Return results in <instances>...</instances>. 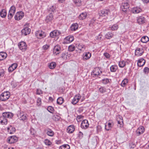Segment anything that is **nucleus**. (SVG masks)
I'll return each instance as SVG.
<instances>
[{"label": "nucleus", "instance_id": "nucleus-10", "mask_svg": "<svg viewBox=\"0 0 149 149\" xmlns=\"http://www.w3.org/2000/svg\"><path fill=\"white\" fill-rule=\"evenodd\" d=\"M81 96L80 94L75 95L72 100V103L73 104H76L79 101Z\"/></svg>", "mask_w": 149, "mask_h": 149}, {"label": "nucleus", "instance_id": "nucleus-29", "mask_svg": "<svg viewBox=\"0 0 149 149\" xmlns=\"http://www.w3.org/2000/svg\"><path fill=\"white\" fill-rule=\"evenodd\" d=\"M8 132L10 134H12L15 131V128L12 127L11 126L7 128Z\"/></svg>", "mask_w": 149, "mask_h": 149}, {"label": "nucleus", "instance_id": "nucleus-18", "mask_svg": "<svg viewBox=\"0 0 149 149\" xmlns=\"http://www.w3.org/2000/svg\"><path fill=\"white\" fill-rule=\"evenodd\" d=\"M7 123V119L3 115L0 117V124L2 125H6Z\"/></svg>", "mask_w": 149, "mask_h": 149}, {"label": "nucleus", "instance_id": "nucleus-50", "mask_svg": "<svg viewBox=\"0 0 149 149\" xmlns=\"http://www.w3.org/2000/svg\"><path fill=\"white\" fill-rule=\"evenodd\" d=\"M74 2L75 4L77 6H79L81 5V0H74Z\"/></svg>", "mask_w": 149, "mask_h": 149}, {"label": "nucleus", "instance_id": "nucleus-38", "mask_svg": "<svg viewBox=\"0 0 149 149\" xmlns=\"http://www.w3.org/2000/svg\"><path fill=\"white\" fill-rule=\"evenodd\" d=\"M113 36V34L110 32H109L107 33L105 35L106 38L107 39H110Z\"/></svg>", "mask_w": 149, "mask_h": 149}, {"label": "nucleus", "instance_id": "nucleus-37", "mask_svg": "<svg viewBox=\"0 0 149 149\" xmlns=\"http://www.w3.org/2000/svg\"><path fill=\"white\" fill-rule=\"evenodd\" d=\"M70 146L67 144L63 145L59 147V149H69Z\"/></svg>", "mask_w": 149, "mask_h": 149}, {"label": "nucleus", "instance_id": "nucleus-24", "mask_svg": "<svg viewBox=\"0 0 149 149\" xmlns=\"http://www.w3.org/2000/svg\"><path fill=\"white\" fill-rule=\"evenodd\" d=\"M2 114L6 119H7V118H11L13 115V113L10 112H4Z\"/></svg>", "mask_w": 149, "mask_h": 149}, {"label": "nucleus", "instance_id": "nucleus-48", "mask_svg": "<svg viewBox=\"0 0 149 149\" xmlns=\"http://www.w3.org/2000/svg\"><path fill=\"white\" fill-rule=\"evenodd\" d=\"M118 25L117 24H113L111 27V29L112 31H116L118 29Z\"/></svg>", "mask_w": 149, "mask_h": 149}, {"label": "nucleus", "instance_id": "nucleus-55", "mask_svg": "<svg viewBox=\"0 0 149 149\" xmlns=\"http://www.w3.org/2000/svg\"><path fill=\"white\" fill-rule=\"evenodd\" d=\"M41 104V99L39 97L37 98V104L38 106H40Z\"/></svg>", "mask_w": 149, "mask_h": 149}, {"label": "nucleus", "instance_id": "nucleus-19", "mask_svg": "<svg viewBox=\"0 0 149 149\" xmlns=\"http://www.w3.org/2000/svg\"><path fill=\"white\" fill-rule=\"evenodd\" d=\"M91 54L89 52L84 53L83 55V58L84 60H88L91 57Z\"/></svg>", "mask_w": 149, "mask_h": 149}, {"label": "nucleus", "instance_id": "nucleus-13", "mask_svg": "<svg viewBox=\"0 0 149 149\" xmlns=\"http://www.w3.org/2000/svg\"><path fill=\"white\" fill-rule=\"evenodd\" d=\"M102 71L100 70L99 67H96L93 70L92 74L95 76H98L100 75V73H101Z\"/></svg>", "mask_w": 149, "mask_h": 149}, {"label": "nucleus", "instance_id": "nucleus-26", "mask_svg": "<svg viewBox=\"0 0 149 149\" xmlns=\"http://www.w3.org/2000/svg\"><path fill=\"white\" fill-rule=\"evenodd\" d=\"M7 12L6 10L4 9H3L0 12V15L2 18H5L6 16Z\"/></svg>", "mask_w": 149, "mask_h": 149}, {"label": "nucleus", "instance_id": "nucleus-36", "mask_svg": "<svg viewBox=\"0 0 149 149\" xmlns=\"http://www.w3.org/2000/svg\"><path fill=\"white\" fill-rule=\"evenodd\" d=\"M128 79L127 78L124 79L122 81L121 85L122 86L124 87L125 86L128 82Z\"/></svg>", "mask_w": 149, "mask_h": 149}, {"label": "nucleus", "instance_id": "nucleus-2", "mask_svg": "<svg viewBox=\"0 0 149 149\" xmlns=\"http://www.w3.org/2000/svg\"><path fill=\"white\" fill-rule=\"evenodd\" d=\"M10 96V93L9 92H4L0 95V100L2 101H6L9 98Z\"/></svg>", "mask_w": 149, "mask_h": 149}, {"label": "nucleus", "instance_id": "nucleus-25", "mask_svg": "<svg viewBox=\"0 0 149 149\" xmlns=\"http://www.w3.org/2000/svg\"><path fill=\"white\" fill-rule=\"evenodd\" d=\"M141 11V9L139 7H136L133 8L132 11L133 13L136 14L140 13Z\"/></svg>", "mask_w": 149, "mask_h": 149}, {"label": "nucleus", "instance_id": "nucleus-62", "mask_svg": "<svg viewBox=\"0 0 149 149\" xmlns=\"http://www.w3.org/2000/svg\"><path fill=\"white\" fill-rule=\"evenodd\" d=\"M36 94L37 95H40L42 93V91L39 89H37L36 91Z\"/></svg>", "mask_w": 149, "mask_h": 149}, {"label": "nucleus", "instance_id": "nucleus-54", "mask_svg": "<svg viewBox=\"0 0 149 149\" xmlns=\"http://www.w3.org/2000/svg\"><path fill=\"white\" fill-rule=\"evenodd\" d=\"M15 14L8 12V19L9 20H10L13 17Z\"/></svg>", "mask_w": 149, "mask_h": 149}, {"label": "nucleus", "instance_id": "nucleus-28", "mask_svg": "<svg viewBox=\"0 0 149 149\" xmlns=\"http://www.w3.org/2000/svg\"><path fill=\"white\" fill-rule=\"evenodd\" d=\"M86 16L87 14L86 13H82L79 16V19L81 20L85 19L86 18Z\"/></svg>", "mask_w": 149, "mask_h": 149}, {"label": "nucleus", "instance_id": "nucleus-41", "mask_svg": "<svg viewBox=\"0 0 149 149\" xmlns=\"http://www.w3.org/2000/svg\"><path fill=\"white\" fill-rule=\"evenodd\" d=\"M16 10L15 7L14 6H13L10 7L9 12L10 13L15 14L16 12Z\"/></svg>", "mask_w": 149, "mask_h": 149}, {"label": "nucleus", "instance_id": "nucleus-39", "mask_svg": "<svg viewBox=\"0 0 149 149\" xmlns=\"http://www.w3.org/2000/svg\"><path fill=\"white\" fill-rule=\"evenodd\" d=\"M64 102V99L62 97H59L57 100V103L58 104H61Z\"/></svg>", "mask_w": 149, "mask_h": 149}, {"label": "nucleus", "instance_id": "nucleus-9", "mask_svg": "<svg viewBox=\"0 0 149 149\" xmlns=\"http://www.w3.org/2000/svg\"><path fill=\"white\" fill-rule=\"evenodd\" d=\"M80 126L82 129H87L89 126L88 121L86 119L83 120L81 122Z\"/></svg>", "mask_w": 149, "mask_h": 149}, {"label": "nucleus", "instance_id": "nucleus-16", "mask_svg": "<svg viewBox=\"0 0 149 149\" xmlns=\"http://www.w3.org/2000/svg\"><path fill=\"white\" fill-rule=\"evenodd\" d=\"M61 50V48L60 46L58 45H56L54 48L53 52L54 54L57 55L59 54L60 53Z\"/></svg>", "mask_w": 149, "mask_h": 149}, {"label": "nucleus", "instance_id": "nucleus-32", "mask_svg": "<svg viewBox=\"0 0 149 149\" xmlns=\"http://www.w3.org/2000/svg\"><path fill=\"white\" fill-rule=\"evenodd\" d=\"M97 23V22L96 21L95 19L93 18L90 21L89 25L91 27H93Z\"/></svg>", "mask_w": 149, "mask_h": 149}, {"label": "nucleus", "instance_id": "nucleus-47", "mask_svg": "<svg viewBox=\"0 0 149 149\" xmlns=\"http://www.w3.org/2000/svg\"><path fill=\"white\" fill-rule=\"evenodd\" d=\"M68 56H67V54L65 53H63L61 54V58L65 60H66L68 59Z\"/></svg>", "mask_w": 149, "mask_h": 149}, {"label": "nucleus", "instance_id": "nucleus-61", "mask_svg": "<svg viewBox=\"0 0 149 149\" xmlns=\"http://www.w3.org/2000/svg\"><path fill=\"white\" fill-rule=\"evenodd\" d=\"M26 115L24 114L19 119L20 120L24 121L26 119Z\"/></svg>", "mask_w": 149, "mask_h": 149}, {"label": "nucleus", "instance_id": "nucleus-51", "mask_svg": "<svg viewBox=\"0 0 149 149\" xmlns=\"http://www.w3.org/2000/svg\"><path fill=\"white\" fill-rule=\"evenodd\" d=\"M99 91L101 93H105L106 91V88L104 87H101L99 88Z\"/></svg>", "mask_w": 149, "mask_h": 149}, {"label": "nucleus", "instance_id": "nucleus-63", "mask_svg": "<svg viewBox=\"0 0 149 149\" xmlns=\"http://www.w3.org/2000/svg\"><path fill=\"white\" fill-rule=\"evenodd\" d=\"M49 47V46L48 45H46L42 47L43 49L44 50H46Z\"/></svg>", "mask_w": 149, "mask_h": 149}, {"label": "nucleus", "instance_id": "nucleus-20", "mask_svg": "<svg viewBox=\"0 0 149 149\" xmlns=\"http://www.w3.org/2000/svg\"><path fill=\"white\" fill-rule=\"evenodd\" d=\"M45 132L49 136H53L54 135V132L50 128H46L45 130Z\"/></svg>", "mask_w": 149, "mask_h": 149}, {"label": "nucleus", "instance_id": "nucleus-44", "mask_svg": "<svg viewBox=\"0 0 149 149\" xmlns=\"http://www.w3.org/2000/svg\"><path fill=\"white\" fill-rule=\"evenodd\" d=\"M46 36V34L44 32L41 31V32L39 34V37L38 38L41 39L45 37Z\"/></svg>", "mask_w": 149, "mask_h": 149}, {"label": "nucleus", "instance_id": "nucleus-23", "mask_svg": "<svg viewBox=\"0 0 149 149\" xmlns=\"http://www.w3.org/2000/svg\"><path fill=\"white\" fill-rule=\"evenodd\" d=\"M7 56V53L3 52H0V61H3L5 59Z\"/></svg>", "mask_w": 149, "mask_h": 149}, {"label": "nucleus", "instance_id": "nucleus-15", "mask_svg": "<svg viewBox=\"0 0 149 149\" xmlns=\"http://www.w3.org/2000/svg\"><path fill=\"white\" fill-rule=\"evenodd\" d=\"M144 127L142 126H140L136 130V133L137 136H139L144 132Z\"/></svg>", "mask_w": 149, "mask_h": 149}, {"label": "nucleus", "instance_id": "nucleus-33", "mask_svg": "<svg viewBox=\"0 0 149 149\" xmlns=\"http://www.w3.org/2000/svg\"><path fill=\"white\" fill-rule=\"evenodd\" d=\"M118 69V67L116 65H112L110 68V71L112 72H115Z\"/></svg>", "mask_w": 149, "mask_h": 149}, {"label": "nucleus", "instance_id": "nucleus-56", "mask_svg": "<svg viewBox=\"0 0 149 149\" xmlns=\"http://www.w3.org/2000/svg\"><path fill=\"white\" fill-rule=\"evenodd\" d=\"M129 146L131 149H133L136 147V145L133 142H131L130 143Z\"/></svg>", "mask_w": 149, "mask_h": 149}, {"label": "nucleus", "instance_id": "nucleus-27", "mask_svg": "<svg viewBox=\"0 0 149 149\" xmlns=\"http://www.w3.org/2000/svg\"><path fill=\"white\" fill-rule=\"evenodd\" d=\"M78 26V25L77 24H73L70 27L71 30L72 31H75L77 29Z\"/></svg>", "mask_w": 149, "mask_h": 149}, {"label": "nucleus", "instance_id": "nucleus-17", "mask_svg": "<svg viewBox=\"0 0 149 149\" xmlns=\"http://www.w3.org/2000/svg\"><path fill=\"white\" fill-rule=\"evenodd\" d=\"M76 47L79 50V52H84L86 48L85 46L80 44L77 45Z\"/></svg>", "mask_w": 149, "mask_h": 149}, {"label": "nucleus", "instance_id": "nucleus-53", "mask_svg": "<svg viewBox=\"0 0 149 149\" xmlns=\"http://www.w3.org/2000/svg\"><path fill=\"white\" fill-rule=\"evenodd\" d=\"M143 72L145 74H147L149 73V68L147 67H145L143 70Z\"/></svg>", "mask_w": 149, "mask_h": 149}, {"label": "nucleus", "instance_id": "nucleus-1", "mask_svg": "<svg viewBox=\"0 0 149 149\" xmlns=\"http://www.w3.org/2000/svg\"><path fill=\"white\" fill-rule=\"evenodd\" d=\"M29 24L28 23H26L24 25V28L21 31L22 35L26 36L30 33L31 29L29 28Z\"/></svg>", "mask_w": 149, "mask_h": 149}, {"label": "nucleus", "instance_id": "nucleus-31", "mask_svg": "<svg viewBox=\"0 0 149 149\" xmlns=\"http://www.w3.org/2000/svg\"><path fill=\"white\" fill-rule=\"evenodd\" d=\"M149 38L148 36H143L141 39V41L142 42L144 43H146L147 42H148L149 41Z\"/></svg>", "mask_w": 149, "mask_h": 149}, {"label": "nucleus", "instance_id": "nucleus-22", "mask_svg": "<svg viewBox=\"0 0 149 149\" xmlns=\"http://www.w3.org/2000/svg\"><path fill=\"white\" fill-rule=\"evenodd\" d=\"M146 63V60L143 58L139 60L137 62L138 66L141 67L143 66Z\"/></svg>", "mask_w": 149, "mask_h": 149}, {"label": "nucleus", "instance_id": "nucleus-7", "mask_svg": "<svg viewBox=\"0 0 149 149\" xmlns=\"http://www.w3.org/2000/svg\"><path fill=\"white\" fill-rule=\"evenodd\" d=\"M61 34V32L57 30H54L52 31L49 34V36L52 38H54L58 37Z\"/></svg>", "mask_w": 149, "mask_h": 149}, {"label": "nucleus", "instance_id": "nucleus-64", "mask_svg": "<svg viewBox=\"0 0 149 149\" xmlns=\"http://www.w3.org/2000/svg\"><path fill=\"white\" fill-rule=\"evenodd\" d=\"M11 66L15 70L17 67V65L16 63H13L11 65Z\"/></svg>", "mask_w": 149, "mask_h": 149}, {"label": "nucleus", "instance_id": "nucleus-12", "mask_svg": "<svg viewBox=\"0 0 149 149\" xmlns=\"http://www.w3.org/2000/svg\"><path fill=\"white\" fill-rule=\"evenodd\" d=\"M144 53V50L142 48H137L135 50V55L138 56H141Z\"/></svg>", "mask_w": 149, "mask_h": 149}, {"label": "nucleus", "instance_id": "nucleus-14", "mask_svg": "<svg viewBox=\"0 0 149 149\" xmlns=\"http://www.w3.org/2000/svg\"><path fill=\"white\" fill-rule=\"evenodd\" d=\"M54 18L53 14L52 13H50L47 16L45 21L47 23L51 22Z\"/></svg>", "mask_w": 149, "mask_h": 149}, {"label": "nucleus", "instance_id": "nucleus-21", "mask_svg": "<svg viewBox=\"0 0 149 149\" xmlns=\"http://www.w3.org/2000/svg\"><path fill=\"white\" fill-rule=\"evenodd\" d=\"M74 126L73 125H71L68 127L67 129V131L68 133L71 134L74 132Z\"/></svg>", "mask_w": 149, "mask_h": 149}, {"label": "nucleus", "instance_id": "nucleus-60", "mask_svg": "<svg viewBox=\"0 0 149 149\" xmlns=\"http://www.w3.org/2000/svg\"><path fill=\"white\" fill-rule=\"evenodd\" d=\"M5 72L3 69H0V76L3 77L4 75Z\"/></svg>", "mask_w": 149, "mask_h": 149}, {"label": "nucleus", "instance_id": "nucleus-40", "mask_svg": "<svg viewBox=\"0 0 149 149\" xmlns=\"http://www.w3.org/2000/svg\"><path fill=\"white\" fill-rule=\"evenodd\" d=\"M61 118V117L59 115H54L53 116L52 119L54 121H57L59 120Z\"/></svg>", "mask_w": 149, "mask_h": 149}, {"label": "nucleus", "instance_id": "nucleus-3", "mask_svg": "<svg viewBox=\"0 0 149 149\" xmlns=\"http://www.w3.org/2000/svg\"><path fill=\"white\" fill-rule=\"evenodd\" d=\"M109 12V10L103 9L99 11V15L100 16L103 17L104 19H106L107 18Z\"/></svg>", "mask_w": 149, "mask_h": 149}, {"label": "nucleus", "instance_id": "nucleus-43", "mask_svg": "<svg viewBox=\"0 0 149 149\" xmlns=\"http://www.w3.org/2000/svg\"><path fill=\"white\" fill-rule=\"evenodd\" d=\"M56 7L54 6H52L51 7L49 8L48 9V12L50 13H54V11L55 10Z\"/></svg>", "mask_w": 149, "mask_h": 149}, {"label": "nucleus", "instance_id": "nucleus-49", "mask_svg": "<svg viewBox=\"0 0 149 149\" xmlns=\"http://www.w3.org/2000/svg\"><path fill=\"white\" fill-rule=\"evenodd\" d=\"M47 110L50 113H53L54 111V108L52 106H48L47 108Z\"/></svg>", "mask_w": 149, "mask_h": 149}, {"label": "nucleus", "instance_id": "nucleus-34", "mask_svg": "<svg viewBox=\"0 0 149 149\" xmlns=\"http://www.w3.org/2000/svg\"><path fill=\"white\" fill-rule=\"evenodd\" d=\"M126 63V62L124 61H121L119 62L118 65L120 67L123 68L125 66Z\"/></svg>", "mask_w": 149, "mask_h": 149}, {"label": "nucleus", "instance_id": "nucleus-58", "mask_svg": "<svg viewBox=\"0 0 149 149\" xmlns=\"http://www.w3.org/2000/svg\"><path fill=\"white\" fill-rule=\"evenodd\" d=\"M84 134L82 132L79 131L78 134V136L80 139H81L83 137Z\"/></svg>", "mask_w": 149, "mask_h": 149}, {"label": "nucleus", "instance_id": "nucleus-5", "mask_svg": "<svg viewBox=\"0 0 149 149\" xmlns=\"http://www.w3.org/2000/svg\"><path fill=\"white\" fill-rule=\"evenodd\" d=\"M24 16V13L22 11L17 12L14 18L15 20H19L22 19Z\"/></svg>", "mask_w": 149, "mask_h": 149}, {"label": "nucleus", "instance_id": "nucleus-59", "mask_svg": "<svg viewBox=\"0 0 149 149\" xmlns=\"http://www.w3.org/2000/svg\"><path fill=\"white\" fill-rule=\"evenodd\" d=\"M104 56L107 58H109L110 57V55L107 52L104 53Z\"/></svg>", "mask_w": 149, "mask_h": 149}, {"label": "nucleus", "instance_id": "nucleus-30", "mask_svg": "<svg viewBox=\"0 0 149 149\" xmlns=\"http://www.w3.org/2000/svg\"><path fill=\"white\" fill-rule=\"evenodd\" d=\"M111 81V79L108 78H104L102 80V82L104 84H107L109 83H110Z\"/></svg>", "mask_w": 149, "mask_h": 149}, {"label": "nucleus", "instance_id": "nucleus-52", "mask_svg": "<svg viewBox=\"0 0 149 149\" xmlns=\"http://www.w3.org/2000/svg\"><path fill=\"white\" fill-rule=\"evenodd\" d=\"M24 114V112L23 111H18L17 113V116L19 119Z\"/></svg>", "mask_w": 149, "mask_h": 149}, {"label": "nucleus", "instance_id": "nucleus-45", "mask_svg": "<svg viewBox=\"0 0 149 149\" xmlns=\"http://www.w3.org/2000/svg\"><path fill=\"white\" fill-rule=\"evenodd\" d=\"M112 127L111 124L110 123H108L107 125H105V129L107 131L109 130Z\"/></svg>", "mask_w": 149, "mask_h": 149}, {"label": "nucleus", "instance_id": "nucleus-6", "mask_svg": "<svg viewBox=\"0 0 149 149\" xmlns=\"http://www.w3.org/2000/svg\"><path fill=\"white\" fill-rule=\"evenodd\" d=\"M19 49L22 52L25 51L27 49V46L25 42L22 41L19 42L18 44Z\"/></svg>", "mask_w": 149, "mask_h": 149}, {"label": "nucleus", "instance_id": "nucleus-57", "mask_svg": "<svg viewBox=\"0 0 149 149\" xmlns=\"http://www.w3.org/2000/svg\"><path fill=\"white\" fill-rule=\"evenodd\" d=\"M44 142L45 144L47 145H50L52 143L48 139H46L45 140Z\"/></svg>", "mask_w": 149, "mask_h": 149}, {"label": "nucleus", "instance_id": "nucleus-42", "mask_svg": "<svg viewBox=\"0 0 149 149\" xmlns=\"http://www.w3.org/2000/svg\"><path fill=\"white\" fill-rule=\"evenodd\" d=\"M65 39L69 42H72L74 39V37L73 36H68L65 38Z\"/></svg>", "mask_w": 149, "mask_h": 149}, {"label": "nucleus", "instance_id": "nucleus-46", "mask_svg": "<svg viewBox=\"0 0 149 149\" xmlns=\"http://www.w3.org/2000/svg\"><path fill=\"white\" fill-rule=\"evenodd\" d=\"M75 49V47L73 45H71L69 46L68 47V49L69 51L72 52L74 51Z\"/></svg>", "mask_w": 149, "mask_h": 149}, {"label": "nucleus", "instance_id": "nucleus-8", "mask_svg": "<svg viewBox=\"0 0 149 149\" xmlns=\"http://www.w3.org/2000/svg\"><path fill=\"white\" fill-rule=\"evenodd\" d=\"M137 22L139 24H142L145 23L146 19L143 16H140L137 17Z\"/></svg>", "mask_w": 149, "mask_h": 149}, {"label": "nucleus", "instance_id": "nucleus-35", "mask_svg": "<svg viewBox=\"0 0 149 149\" xmlns=\"http://www.w3.org/2000/svg\"><path fill=\"white\" fill-rule=\"evenodd\" d=\"M56 65V63L55 62H52L48 65L49 68L50 69H53L54 68Z\"/></svg>", "mask_w": 149, "mask_h": 149}, {"label": "nucleus", "instance_id": "nucleus-4", "mask_svg": "<svg viewBox=\"0 0 149 149\" xmlns=\"http://www.w3.org/2000/svg\"><path fill=\"white\" fill-rule=\"evenodd\" d=\"M18 141V138L15 136L9 137L7 139V142L10 144H14Z\"/></svg>", "mask_w": 149, "mask_h": 149}, {"label": "nucleus", "instance_id": "nucleus-11", "mask_svg": "<svg viewBox=\"0 0 149 149\" xmlns=\"http://www.w3.org/2000/svg\"><path fill=\"white\" fill-rule=\"evenodd\" d=\"M129 5L127 2L123 3L121 6V9L124 12H126L128 10Z\"/></svg>", "mask_w": 149, "mask_h": 149}]
</instances>
